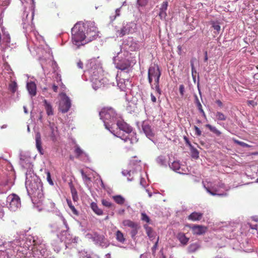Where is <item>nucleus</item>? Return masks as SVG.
Segmentation results:
<instances>
[{
	"label": "nucleus",
	"instance_id": "obj_54",
	"mask_svg": "<svg viewBox=\"0 0 258 258\" xmlns=\"http://www.w3.org/2000/svg\"><path fill=\"white\" fill-rule=\"evenodd\" d=\"M151 100L153 102H156V98L152 93L151 94Z\"/></svg>",
	"mask_w": 258,
	"mask_h": 258
},
{
	"label": "nucleus",
	"instance_id": "obj_22",
	"mask_svg": "<svg viewBox=\"0 0 258 258\" xmlns=\"http://www.w3.org/2000/svg\"><path fill=\"white\" fill-rule=\"evenodd\" d=\"M50 128L51 130V133L50 135V138L53 141L56 140V136L57 132V127L54 126V124L50 125Z\"/></svg>",
	"mask_w": 258,
	"mask_h": 258
},
{
	"label": "nucleus",
	"instance_id": "obj_18",
	"mask_svg": "<svg viewBox=\"0 0 258 258\" xmlns=\"http://www.w3.org/2000/svg\"><path fill=\"white\" fill-rule=\"evenodd\" d=\"M201 246L199 243L196 242L190 244L188 247V252L189 253H194L198 250Z\"/></svg>",
	"mask_w": 258,
	"mask_h": 258
},
{
	"label": "nucleus",
	"instance_id": "obj_43",
	"mask_svg": "<svg viewBox=\"0 0 258 258\" xmlns=\"http://www.w3.org/2000/svg\"><path fill=\"white\" fill-rule=\"evenodd\" d=\"M190 66H191V68L192 76L194 79H195V77H196V74H197V71L195 69L193 62H190Z\"/></svg>",
	"mask_w": 258,
	"mask_h": 258
},
{
	"label": "nucleus",
	"instance_id": "obj_25",
	"mask_svg": "<svg viewBox=\"0 0 258 258\" xmlns=\"http://www.w3.org/2000/svg\"><path fill=\"white\" fill-rule=\"evenodd\" d=\"M206 127L209 128L211 132L216 134L217 136H220L221 134V132L219 131L216 127L213 126L210 124H206Z\"/></svg>",
	"mask_w": 258,
	"mask_h": 258
},
{
	"label": "nucleus",
	"instance_id": "obj_19",
	"mask_svg": "<svg viewBox=\"0 0 258 258\" xmlns=\"http://www.w3.org/2000/svg\"><path fill=\"white\" fill-rule=\"evenodd\" d=\"M122 224L124 226L128 227L133 229L135 227H137L139 224L136 222H134L130 220H124L122 222Z\"/></svg>",
	"mask_w": 258,
	"mask_h": 258
},
{
	"label": "nucleus",
	"instance_id": "obj_57",
	"mask_svg": "<svg viewBox=\"0 0 258 258\" xmlns=\"http://www.w3.org/2000/svg\"><path fill=\"white\" fill-rule=\"evenodd\" d=\"M249 226L251 228V229H255V230L257 229V225L256 224H255V225L249 224Z\"/></svg>",
	"mask_w": 258,
	"mask_h": 258
},
{
	"label": "nucleus",
	"instance_id": "obj_29",
	"mask_svg": "<svg viewBox=\"0 0 258 258\" xmlns=\"http://www.w3.org/2000/svg\"><path fill=\"white\" fill-rule=\"evenodd\" d=\"M93 82V87L94 89L97 90L99 88L101 87L102 84L100 80H97L96 79H93L92 80Z\"/></svg>",
	"mask_w": 258,
	"mask_h": 258
},
{
	"label": "nucleus",
	"instance_id": "obj_55",
	"mask_svg": "<svg viewBox=\"0 0 258 258\" xmlns=\"http://www.w3.org/2000/svg\"><path fill=\"white\" fill-rule=\"evenodd\" d=\"M120 8L117 9L115 11V17L120 15Z\"/></svg>",
	"mask_w": 258,
	"mask_h": 258
},
{
	"label": "nucleus",
	"instance_id": "obj_64",
	"mask_svg": "<svg viewBox=\"0 0 258 258\" xmlns=\"http://www.w3.org/2000/svg\"><path fill=\"white\" fill-rule=\"evenodd\" d=\"M249 104H251L252 102H253V101L249 100L248 101Z\"/></svg>",
	"mask_w": 258,
	"mask_h": 258
},
{
	"label": "nucleus",
	"instance_id": "obj_11",
	"mask_svg": "<svg viewBox=\"0 0 258 258\" xmlns=\"http://www.w3.org/2000/svg\"><path fill=\"white\" fill-rule=\"evenodd\" d=\"M203 216V213L200 212H194L191 213L188 217L187 219L192 221H196L201 220Z\"/></svg>",
	"mask_w": 258,
	"mask_h": 258
},
{
	"label": "nucleus",
	"instance_id": "obj_9",
	"mask_svg": "<svg viewBox=\"0 0 258 258\" xmlns=\"http://www.w3.org/2000/svg\"><path fill=\"white\" fill-rule=\"evenodd\" d=\"M131 30V27L128 24H124L122 27L116 31V34L121 37L123 36L128 34Z\"/></svg>",
	"mask_w": 258,
	"mask_h": 258
},
{
	"label": "nucleus",
	"instance_id": "obj_26",
	"mask_svg": "<svg viewBox=\"0 0 258 258\" xmlns=\"http://www.w3.org/2000/svg\"><path fill=\"white\" fill-rule=\"evenodd\" d=\"M144 228L146 230V232L147 235L150 238H153L154 237V234L153 231V229L151 227H149L148 225L145 224L144 225Z\"/></svg>",
	"mask_w": 258,
	"mask_h": 258
},
{
	"label": "nucleus",
	"instance_id": "obj_41",
	"mask_svg": "<svg viewBox=\"0 0 258 258\" xmlns=\"http://www.w3.org/2000/svg\"><path fill=\"white\" fill-rule=\"evenodd\" d=\"M159 16L160 17V18L162 19H165L167 16V14L166 12V11L162 10L160 9V12L159 14Z\"/></svg>",
	"mask_w": 258,
	"mask_h": 258
},
{
	"label": "nucleus",
	"instance_id": "obj_2",
	"mask_svg": "<svg viewBox=\"0 0 258 258\" xmlns=\"http://www.w3.org/2000/svg\"><path fill=\"white\" fill-rule=\"evenodd\" d=\"M85 27L82 23H77L72 29V41L78 47L84 45L89 42L85 33Z\"/></svg>",
	"mask_w": 258,
	"mask_h": 258
},
{
	"label": "nucleus",
	"instance_id": "obj_8",
	"mask_svg": "<svg viewBox=\"0 0 258 258\" xmlns=\"http://www.w3.org/2000/svg\"><path fill=\"white\" fill-rule=\"evenodd\" d=\"M100 118L105 120H109L115 116V112L112 108H103L99 112Z\"/></svg>",
	"mask_w": 258,
	"mask_h": 258
},
{
	"label": "nucleus",
	"instance_id": "obj_52",
	"mask_svg": "<svg viewBox=\"0 0 258 258\" xmlns=\"http://www.w3.org/2000/svg\"><path fill=\"white\" fill-rule=\"evenodd\" d=\"M159 239V237H158L156 242H155V244L154 245V246L152 247L153 251H154L156 249L157 246H158Z\"/></svg>",
	"mask_w": 258,
	"mask_h": 258
},
{
	"label": "nucleus",
	"instance_id": "obj_23",
	"mask_svg": "<svg viewBox=\"0 0 258 258\" xmlns=\"http://www.w3.org/2000/svg\"><path fill=\"white\" fill-rule=\"evenodd\" d=\"M115 236L116 239L118 241L121 243H124V242L125 240V239L124 237L123 234L120 230H117L116 232Z\"/></svg>",
	"mask_w": 258,
	"mask_h": 258
},
{
	"label": "nucleus",
	"instance_id": "obj_30",
	"mask_svg": "<svg viewBox=\"0 0 258 258\" xmlns=\"http://www.w3.org/2000/svg\"><path fill=\"white\" fill-rule=\"evenodd\" d=\"M190 149L191 153V157L195 159L198 158L199 157V152L197 149L194 148L193 146L190 147Z\"/></svg>",
	"mask_w": 258,
	"mask_h": 258
},
{
	"label": "nucleus",
	"instance_id": "obj_40",
	"mask_svg": "<svg viewBox=\"0 0 258 258\" xmlns=\"http://www.w3.org/2000/svg\"><path fill=\"white\" fill-rule=\"evenodd\" d=\"M195 97V103L197 105V108H201L202 106L198 96L196 94L194 95Z\"/></svg>",
	"mask_w": 258,
	"mask_h": 258
},
{
	"label": "nucleus",
	"instance_id": "obj_61",
	"mask_svg": "<svg viewBox=\"0 0 258 258\" xmlns=\"http://www.w3.org/2000/svg\"><path fill=\"white\" fill-rule=\"evenodd\" d=\"M202 114V115L204 116V118H206V115L205 114V111L203 112Z\"/></svg>",
	"mask_w": 258,
	"mask_h": 258
},
{
	"label": "nucleus",
	"instance_id": "obj_49",
	"mask_svg": "<svg viewBox=\"0 0 258 258\" xmlns=\"http://www.w3.org/2000/svg\"><path fill=\"white\" fill-rule=\"evenodd\" d=\"M81 175L83 178H84L86 180H90V178L88 177V176L85 173V172H84V171L83 170H81Z\"/></svg>",
	"mask_w": 258,
	"mask_h": 258
},
{
	"label": "nucleus",
	"instance_id": "obj_21",
	"mask_svg": "<svg viewBox=\"0 0 258 258\" xmlns=\"http://www.w3.org/2000/svg\"><path fill=\"white\" fill-rule=\"evenodd\" d=\"M112 199L118 205H122L125 202L124 198L120 195L114 196Z\"/></svg>",
	"mask_w": 258,
	"mask_h": 258
},
{
	"label": "nucleus",
	"instance_id": "obj_33",
	"mask_svg": "<svg viewBox=\"0 0 258 258\" xmlns=\"http://www.w3.org/2000/svg\"><path fill=\"white\" fill-rule=\"evenodd\" d=\"M232 140H233V141L235 143L237 144V145H239V146H241L242 147L249 148V147H251L249 145H248V144H246V143H245L244 142H241V141H238V140H236V139H235L234 138H233L232 139Z\"/></svg>",
	"mask_w": 258,
	"mask_h": 258
},
{
	"label": "nucleus",
	"instance_id": "obj_17",
	"mask_svg": "<svg viewBox=\"0 0 258 258\" xmlns=\"http://www.w3.org/2000/svg\"><path fill=\"white\" fill-rule=\"evenodd\" d=\"M177 237L181 243L183 245H186L189 241V238L187 237L183 233H179Z\"/></svg>",
	"mask_w": 258,
	"mask_h": 258
},
{
	"label": "nucleus",
	"instance_id": "obj_58",
	"mask_svg": "<svg viewBox=\"0 0 258 258\" xmlns=\"http://www.w3.org/2000/svg\"><path fill=\"white\" fill-rule=\"evenodd\" d=\"M208 59V53H207V51H205V58H204V61L205 62L207 61Z\"/></svg>",
	"mask_w": 258,
	"mask_h": 258
},
{
	"label": "nucleus",
	"instance_id": "obj_35",
	"mask_svg": "<svg viewBox=\"0 0 258 258\" xmlns=\"http://www.w3.org/2000/svg\"><path fill=\"white\" fill-rule=\"evenodd\" d=\"M55 81L58 84V85L62 88H64V85L63 84L61 81V76L59 75H57L55 77Z\"/></svg>",
	"mask_w": 258,
	"mask_h": 258
},
{
	"label": "nucleus",
	"instance_id": "obj_48",
	"mask_svg": "<svg viewBox=\"0 0 258 258\" xmlns=\"http://www.w3.org/2000/svg\"><path fill=\"white\" fill-rule=\"evenodd\" d=\"M206 190L207 192H208L210 194H211L212 196H215V195H219V196H223L224 194H217L216 192L211 191L209 188H206Z\"/></svg>",
	"mask_w": 258,
	"mask_h": 258
},
{
	"label": "nucleus",
	"instance_id": "obj_42",
	"mask_svg": "<svg viewBox=\"0 0 258 258\" xmlns=\"http://www.w3.org/2000/svg\"><path fill=\"white\" fill-rule=\"evenodd\" d=\"M46 175H47L46 178H47V181L48 182V183L50 185H53V181H52V180L51 179V178L50 173L49 171H47L46 172Z\"/></svg>",
	"mask_w": 258,
	"mask_h": 258
},
{
	"label": "nucleus",
	"instance_id": "obj_24",
	"mask_svg": "<svg viewBox=\"0 0 258 258\" xmlns=\"http://www.w3.org/2000/svg\"><path fill=\"white\" fill-rule=\"evenodd\" d=\"M170 167L174 171L180 173L179 171L180 168V166L179 162L178 161H174L173 162L171 165H169Z\"/></svg>",
	"mask_w": 258,
	"mask_h": 258
},
{
	"label": "nucleus",
	"instance_id": "obj_5",
	"mask_svg": "<svg viewBox=\"0 0 258 258\" xmlns=\"http://www.w3.org/2000/svg\"><path fill=\"white\" fill-rule=\"evenodd\" d=\"M7 201L9 202V208L12 211H16L21 207L20 198L16 194L9 195Z\"/></svg>",
	"mask_w": 258,
	"mask_h": 258
},
{
	"label": "nucleus",
	"instance_id": "obj_53",
	"mask_svg": "<svg viewBox=\"0 0 258 258\" xmlns=\"http://www.w3.org/2000/svg\"><path fill=\"white\" fill-rule=\"evenodd\" d=\"M77 67L79 69H82L83 68V63L81 60H79L77 62Z\"/></svg>",
	"mask_w": 258,
	"mask_h": 258
},
{
	"label": "nucleus",
	"instance_id": "obj_60",
	"mask_svg": "<svg viewBox=\"0 0 258 258\" xmlns=\"http://www.w3.org/2000/svg\"><path fill=\"white\" fill-rule=\"evenodd\" d=\"M200 112L202 113L203 112H204V110L203 109L202 106L201 107V108H198Z\"/></svg>",
	"mask_w": 258,
	"mask_h": 258
},
{
	"label": "nucleus",
	"instance_id": "obj_4",
	"mask_svg": "<svg viewBox=\"0 0 258 258\" xmlns=\"http://www.w3.org/2000/svg\"><path fill=\"white\" fill-rule=\"evenodd\" d=\"M87 40L86 42H90L95 39L98 36L99 31L95 23L94 22L87 23Z\"/></svg>",
	"mask_w": 258,
	"mask_h": 258
},
{
	"label": "nucleus",
	"instance_id": "obj_50",
	"mask_svg": "<svg viewBox=\"0 0 258 258\" xmlns=\"http://www.w3.org/2000/svg\"><path fill=\"white\" fill-rule=\"evenodd\" d=\"M59 85H58V84L56 83V84L54 83L53 84L52 86V90L54 92H57V89H58V86Z\"/></svg>",
	"mask_w": 258,
	"mask_h": 258
},
{
	"label": "nucleus",
	"instance_id": "obj_39",
	"mask_svg": "<svg viewBox=\"0 0 258 258\" xmlns=\"http://www.w3.org/2000/svg\"><path fill=\"white\" fill-rule=\"evenodd\" d=\"M101 203L104 206L108 208H110L112 206V203L111 202L105 199H103L101 201Z\"/></svg>",
	"mask_w": 258,
	"mask_h": 258
},
{
	"label": "nucleus",
	"instance_id": "obj_37",
	"mask_svg": "<svg viewBox=\"0 0 258 258\" xmlns=\"http://www.w3.org/2000/svg\"><path fill=\"white\" fill-rule=\"evenodd\" d=\"M140 227V226L138 225L137 226V227H135L134 228L132 229L131 231V235L133 238H135V236L138 233V231Z\"/></svg>",
	"mask_w": 258,
	"mask_h": 258
},
{
	"label": "nucleus",
	"instance_id": "obj_63",
	"mask_svg": "<svg viewBox=\"0 0 258 258\" xmlns=\"http://www.w3.org/2000/svg\"><path fill=\"white\" fill-rule=\"evenodd\" d=\"M82 258H92L90 256L86 255L85 256L83 257Z\"/></svg>",
	"mask_w": 258,
	"mask_h": 258
},
{
	"label": "nucleus",
	"instance_id": "obj_16",
	"mask_svg": "<svg viewBox=\"0 0 258 258\" xmlns=\"http://www.w3.org/2000/svg\"><path fill=\"white\" fill-rule=\"evenodd\" d=\"M94 240L102 246L106 244V239L103 235L95 234L94 237Z\"/></svg>",
	"mask_w": 258,
	"mask_h": 258
},
{
	"label": "nucleus",
	"instance_id": "obj_51",
	"mask_svg": "<svg viewBox=\"0 0 258 258\" xmlns=\"http://www.w3.org/2000/svg\"><path fill=\"white\" fill-rule=\"evenodd\" d=\"M184 140L186 144L187 145H188L190 148L192 146V145L191 144L190 142H189V141L188 140V138L187 137H184Z\"/></svg>",
	"mask_w": 258,
	"mask_h": 258
},
{
	"label": "nucleus",
	"instance_id": "obj_32",
	"mask_svg": "<svg viewBox=\"0 0 258 258\" xmlns=\"http://www.w3.org/2000/svg\"><path fill=\"white\" fill-rule=\"evenodd\" d=\"M216 117L218 120L224 121L226 119V116L221 112H217L216 113Z\"/></svg>",
	"mask_w": 258,
	"mask_h": 258
},
{
	"label": "nucleus",
	"instance_id": "obj_10",
	"mask_svg": "<svg viewBox=\"0 0 258 258\" xmlns=\"http://www.w3.org/2000/svg\"><path fill=\"white\" fill-rule=\"evenodd\" d=\"M117 125L120 130L125 132L126 133L129 134L132 131V127L123 121H118Z\"/></svg>",
	"mask_w": 258,
	"mask_h": 258
},
{
	"label": "nucleus",
	"instance_id": "obj_7",
	"mask_svg": "<svg viewBox=\"0 0 258 258\" xmlns=\"http://www.w3.org/2000/svg\"><path fill=\"white\" fill-rule=\"evenodd\" d=\"M71 106V102L70 98L66 96L59 103V110L62 113L67 112Z\"/></svg>",
	"mask_w": 258,
	"mask_h": 258
},
{
	"label": "nucleus",
	"instance_id": "obj_34",
	"mask_svg": "<svg viewBox=\"0 0 258 258\" xmlns=\"http://www.w3.org/2000/svg\"><path fill=\"white\" fill-rule=\"evenodd\" d=\"M211 23L212 25V27L214 28V29L217 31V33H219L221 29L219 23L214 21H212Z\"/></svg>",
	"mask_w": 258,
	"mask_h": 258
},
{
	"label": "nucleus",
	"instance_id": "obj_3",
	"mask_svg": "<svg viewBox=\"0 0 258 258\" xmlns=\"http://www.w3.org/2000/svg\"><path fill=\"white\" fill-rule=\"evenodd\" d=\"M161 75V71L158 65H154L149 68L148 78L152 89H155L159 96L161 95V90L159 86V79Z\"/></svg>",
	"mask_w": 258,
	"mask_h": 258
},
{
	"label": "nucleus",
	"instance_id": "obj_56",
	"mask_svg": "<svg viewBox=\"0 0 258 258\" xmlns=\"http://www.w3.org/2000/svg\"><path fill=\"white\" fill-rule=\"evenodd\" d=\"M216 103L217 104V105L220 107H222L223 103L220 100H217L216 101Z\"/></svg>",
	"mask_w": 258,
	"mask_h": 258
},
{
	"label": "nucleus",
	"instance_id": "obj_59",
	"mask_svg": "<svg viewBox=\"0 0 258 258\" xmlns=\"http://www.w3.org/2000/svg\"><path fill=\"white\" fill-rule=\"evenodd\" d=\"M118 68L121 70H125L127 68L126 67L120 66Z\"/></svg>",
	"mask_w": 258,
	"mask_h": 258
},
{
	"label": "nucleus",
	"instance_id": "obj_12",
	"mask_svg": "<svg viewBox=\"0 0 258 258\" xmlns=\"http://www.w3.org/2000/svg\"><path fill=\"white\" fill-rule=\"evenodd\" d=\"M27 89L29 94L32 96H34L36 94V85L33 82H28L27 84Z\"/></svg>",
	"mask_w": 258,
	"mask_h": 258
},
{
	"label": "nucleus",
	"instance_id": "obj_6",
	"mask_svg": "<svg viewBox=\"0 0 258 258\" xmlns=\"http://www.w3.org/2000/svg\"><path fill=\"white\" fill-rule=\"evenodd\" d=\"M186 226L192 230V234L194 235H202L205 233L207 231V227L203 225H190L187 224Z\"/></svg>",
	"mask_w": 258,
	"mask_h": 258
},
{
	"label": "nucleus",
	"instance_id": "obj_47",
	"mask_svg": "<svg viewBox=\"0 0 258 258\" xmlns=\"http://www.w3.org/2000/svg\"><path fill=\"white\" fill-rule=\"evenodd\" d=\"M179 92L181 96H183L184 95V87L183 85H180L179 86Z\"/></svg>",
	"mask_w": 258,
	"mask_h": 258
},
{
	"label": "nucleus",
	"instance_id": "obj_62",
	"mask_svg": "<svg viewBox=\"0 0 258 258\" xmlns=\"http://www.w3.org/2000/svg\"><path fill=\"white\" fill-rule=\"evenodd\" d=\"M123 140L125 141V142H126L128 140H130V139L128 138H125V139H123Z\"/></svg>",
	"mask_w": 258,
	"mask_h": 258
},
{
	"label": "nucleus",
	"instance_id": "obj_28",
	"mask_svg": "<svg viewBox=\"0 0 258 258\" xmlns=\"http://www.w3.org/2000/svg\"><path fill=\"white\" fill-rule=\"evenodd\" d=\"M71 190L73 201L74 202H77L79 198L76 189L73 186H72L71 187Z\"/></svg>",
	"mask_w": 258,
	"mask_h": 258
},
{
	"label": "nucleus",
	"instance_id": "obj_44",
	"mask_svg": "<svg viewBox=\"0 0 258 258\" xmlns=\"http://www.w3.org/2000/svg\"><path fill=\"white\" fill-rule=\"evenodd\" d=\"M168 6V2H167V1L163 2L161 5L160 9L166 11V10L167 9Z\"/></svg>",
	"mask_w": 258,
	"mask_h": 258
},
{
	"label": "nucleus",
	"instance_id": "obj_31",
	"mask_svg": "<svg viewBox=\"0 0 258 258\" xmlns=\"http://www.w3.org/2000/svg\"><path fill=\"white\" fill-rule=\"evenodd\" d=\"M17 84L16 82H12L9 84V90L13 93H14L17 89Z\"/></svg>",
	"mask_w": 258,
	"mask_h": 258
},
{
	"label": "nucleus",
	"instance_id": "obj_13",
	"mask_svg": "<svg viewBox=\"0 0 258 258\" xmlns=\"http://www.w3.org/2000/svg\"><path fill=\"white\" fill-rule=\"evenodd\" d=\"M142 128L144 132L148 138H150L154 136V134L150 125L146 123H144L142 125Z\"/></svg>",
	"mask_w": 258,
	"mask_h": 258
},
{
	"label": "nucleus",
	"instance_id": "obj_36",
	"mask_svg": "<svg viewBox=\"0 0 258 258\" xmlns=\"http://www.w3.org/2000/svg\"><path fill=\"white\" fill-rule=\"evenodd\" d=\"M75 153L76 155V157L79 158L83 154V150L78 146H77L75 150Z\"/></svg>",
	"mask_w": 258,
	"mask_h": 258
},
{
	"label": "nucleus",
	"instance_id": "obj_45",
	"mask_svg": "<svg viewBox=\"0 0 258 258\" xmlns=\"http://www.w3.org/2000/svg\"><path fill=\"white\" fill-rule=\"evenodd\" d=\"M148 0H138V4L140 6H145L147 5Z\"/></svg>",
	"mask_w": 258,
	"mask_h": 258
},
{
	"label": "nucleus",
	"instance_id": "obj_15",
	"mask_svg": "<svg viewBox=\"0 0 258 258\" xmlns=\"http://www.w3.org/2000/svg\"><path fill=\"white\" fill-rule=\"evenodd\" d=\"M43 103L47 114L49 116L53 115V109L51 105L46 99L43 100Z\"/></svg>",
	"mask_w": 258,
	"mask_h": 258
},
{
	"label": "nucleus",
	"instance_id": "obj_20",
	"mask_svg": "<svg viewBox=\"0 0 258 258\" xmlns=\"http://www.w3.org/2000/svg\"><path fill=\"white\" fill-rule=\"evenodd\" d=\"M91 208L93 212L98 215H103V211L99 208L96 203L92 202L91 204Z\"/></svg>",
	"mask_w": 258,
	"mask_h": 258
},
{
	"label": "nucleus",
	"instance_id": "obj_38",
	"mask_svg": "<svg viewBox=\"0 0 258 258\" xmlns=\"http://www.w3.org/2000/svg\"><path fill=\"white\" fill-rule=\"evenodd\" d=\"M141 219L142 221H145L147 223H149L150 221V219L149 216L145 213H141Z\"/></svg>",
	"mask_w": 258,
	"mask_h": 258
},
{
	"label": "nucleus",
	"instance_id": "obj_1",
	"mask_svg": "<svg viewBox=\"0 0 258 258\" xmlns=\"http://www.w3.org/2000/svg\"><path fill=\"white\" fill-rule=\"evenodd\" d=\"M26 187L28 194L32 197L33 201L37 203H40L43 201L44 197L42 183L37 176L27 177Z\"/></svg>",
	"mask_w": 258,
	"mask_h": 258
},
{
	"label": "nucleus",
	"instance_id": "obj_27",
	"mask_svg": "<svg viewBox=\"0 0 258 258\" xmlns=\"http://www.w3.org/2000/svg\"><path fill=\"white\" fill-rule=\"evenodd\" d=\"M67 202L73 213L75 215H78V211L76 209L75 206L73 205L72 201L70 200L67 199Z\"/></svg>",
	"mask_w": 258,
	"mask_h": 258
},
{
	"label": "nucleus",
	"instance_id": "obj_46",
	"mask_svg": "<svg viewBox=\"0 0 258 258\" xmlns=\"http://www.w3.org/2000/svg\"><path fill=\"white\" fill-rule=\"evenodd\" d=\"M194 129L196 132V135L199 137L201 136L202 135V131L200 130V129L197 126H194Z\"/></svg>",
	"mask_w": 258,
	"mask_h": 258
},
{
	"label": "nucleus",
	"instance_id": "obj_14",
	"mask_svg": "<svg viewBox=\"0 0 258 258\" xmlns=\"http://www.w3.org/2000/svg\"><path fill=\"white\" fill-rule=\"evenodd\" d=\"M35 140H36V146L39 152V153L41 154H43L42 153V148L41 146V135L39 132H37L35 134Z\"/></svg>",
	"mask_w": 258,
	"mask_h": 258
}]
</instances>
